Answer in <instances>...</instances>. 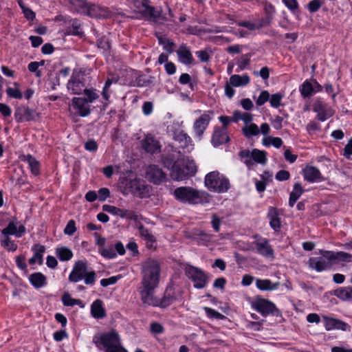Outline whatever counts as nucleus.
I'll return each mask as SVG.
<instances>
[{
	"instance_id": "nucleus-1",
	"label": "nucleus",
	"mask_w": 352,
	"mask_h": 352,
	"mask_svg": "<svg viewBox=\"0 0 352 352\" xmlns=\"http://www.w3.org/2000/svg\"><path fill=\"white\" fill-rule=\"evenodd\" d=\"M122 192L124 195L129 194L139 198H145L150 195L151 186L143 179L128 177L121 182Z\"/></svg>"
},
{
	"instance_id": "nucleus-2",
	"label": "nucleus",
	"mask_w": 352,
	"mask_h": 352,
	"mask_svg": "<svg viewBox=\"0 0 352 352\" xmlns=\"http://www.w3.org/2000/svg\"><path fill=\"white\" fill-rule=\"evenodd\" d=\"M93 342L99 349H102V346L105 352H127L121 344L118 333L113 330L99 337L94 336Z\"/></svg>"
},
{
	"instance_id": "nucleus-3",
	"label": "nucleus",
	"mask_w": 352,
	"mask_h": 352,
	"mask_svg": "<svg viewBox=\"0 0 352 352\" xmlns=\"http://www.w3.org/2000/svg\"><path fill=\"white\" fill-rule=\"evenodd\" d=\"M68 279L73 283L84 279L85 284L94 285L96 281V273L94 271L88 270L85 261H78L75 263Z\"/></svg>"
},
{
	"instance_id": "nucleus-4",
	"label": "nucleus",
	"mask_w": 352,
	"mask_h": 352,
	"mask_svg": "<svg viewBox=\"0 0 352 352\" xmlns=\"http://www.w3.org/2000/svg\"><path fill=\"white\" fill-rule=\"evenodd\" d=\"M160 268L158 263L152 259H148L142 265L143 287H157L159 283Z\"/></svg>"
},
{
	"instance_id": "nucleus-5",
	"label": "nucleus",
	"mask_w": 352,
	"mask_h": 352,
	"mask_svg": "<svg viewBox=\"0 0 352 352\" xmlns=\"http://www.w3.org/2000/svg\"><path fill=\"white\" fill-rule=\"evenodd\" d=\"M173 195L177 200L190 204H201L206 199V194L204 192L188 186L176 188Z\"/></svg>"
},
{
	"instance_id": "nucleus-6",
	"label": "nucleus",
	"mask_w": 352,
	"mask_h": 352,
	"mask_svg": "<svg viewBox=\"0 0 352 352\" xmlns=\"http://www.w3.org/2000/svg\"><path fill=\"white\" fill-rule=\"evenodd\" d=\"M206 186L217 192H226L230 188L229 180L217 171H212L205 177Z\"/></svg>"
},
{
	"instance_id": "nucleus-7",
	"label": "nucleus",
	"mask_w": 352,
	"mask_h": 352,
	"mask_svg": "<svg viewBox=\"0 0 352 352\" xmlns=\"http://www.w3.org/2000/svg\"><path fill=\"white\" fill-rule=\"evenodd\" d=\"M85 72L74 70L67 82V89L72 94H80L85 89Z\"/></svg>"
},
{
	"instance_id": "nucleus-8",
	"label": "nucleus",
	"mask_w": 352,
	"mask_h": 352,
	"mask_svg": "<svg viewBox=\"0 0 352 352\" xmlns=\"http://www.w3.org/2000/svg\"><path fill=\"white\" fill-rule=\"evenodd\" d=\"M187 276L192 281L193 286L197 289H202L208 282L207 275L199 268L188 266L186 268Z\"/></svg>"
},
{
	"instance_id": "nucleus-9",
	"label": "nucleus",
	"mask_w": 352,
	"mask_h": 352,
	"mask_svg": "<svg viewBox=\"0 0 352 352\" xmlns=\"http://www.w3.org/2000/svg\"><path fill=\"white\" fill-rule=\"evenodd\" d=\"M326 252H329L328 250H321V256L311 257L309 259V266L317 272H322L330 270L333 263L326 256Z\"/></svg>"
},
{
	"instance_id": "nucleus-10",
	"label": "nucleus",
	"mask_w": 352,
	"mask_h": 352,
	"mask_svg": "<svg viewBox=\"0 0 352 352\" xmlns=\"http://www.w3.org/2000/svg\"><path fill=\"white\" fill-rule=\"evenodd\" d=\"M252 307L263 316L270 314L277 316L279 313L278 309L272 302L264 298H258L255 300L252 304Z\"/></svg>"
},
{
	"instance_id": "nucleus-11",
	"label": "nucleus",
	"mask_w": 352,
	"mask_h": 352,
	"mask_svg": "<svg viewBox=\"0 0 352 352\" xmlns=\"http://www.w3.org/2000/svg\"><path fill=\"white\" fill-rule=\"evenodd\" d=\"M213 115V112L211 111H205L202 113L197 119L195 120L193 124V130L195 135L199 138L201 139L204 131L207 129Z\"/></svg>"
},
{
	"instance_id": "nucleus-12",
	"label": "nucleus",
	"mask_w": 352,
	"mask_h": 352,
	"mask_svg": "<svg viewBox=\"0 0 352 352\" xmlns=\"http://www.w3.org/2000/svg\"><path fill=\"white\" fill-rule=\"evenodd\" d=\"M149 3L150 0H138L135 2V6L139 9L144 16L156 21L160 17L161 12L151 6Z\"/></svg>"
},
{
	"instance_id": "nucleus-13",
	"label": "nucleus",
	"mask_w": 352,
	"mask_h": 352,
	"mask_svg": "<svg viewBox=\"0 0 352 352\" xmlns=\"http://www.w3.org/2000/svg\"><path fill=\"white\" fill-rule=\"evenodd\" d=\"M256 252L265 258H274V251L269 241L263 237H258L252 243Z\"/></svg>"
},
{
	"instance_id": "nucleus-14",
	"label": "nucleus",
	"mask_w": 352,
	"mask_h": 352,
	"mask_svg": "<svg viewBox=\"0 0 352 352\" xmlns=\"http://www.w3.org/2000/svg\"><path fill=\"white\" fill-rule=\"evenodd\" d=\"M146 175L147 179L155 184L164 182L166 179V174L156 165H151L146 168Z\"/></svg>"
},
{
	"instance_id": "nucleus-15",
	"label": "nucleus",
	"mask_w": 352,
	"mask_h": 352,
	"mask_svg": "<svg viewBox=\"0 0 352 352\" xmlns=\"http://www.w3.org/2000/svg\"><path fill=\"white\" fill-rule=\"evenodd\" d=\"M37 113L28 107L21 106L16 109L14 118L16 122H23L35 120Z\"/></svg>"
},
{
	"instance_id": "nucleus-16",
	"label": "nucleus",
	"mask_w": 352,
	"mask_h": 352,
	"mask_svg": "<svg viewBox=\"0 0 352 352\" xmlns=\"http://www.w3.org/2000/svg\"><path fill=\"white\" fill-rule=\"evenodd\" d=\"M142 146L147 153H160L161 150L159 141L151 134L146 135L142 141Z\"/></svg>"
},
{
	"instance_id": "nucleus-17",
	"label": "nucleus",
	"mask_w": 352,
	"mask_h": 352,
	"mask_svg": "<svg viewBox=\"0 0 352 352\" xmlns=\"http://www.w3.org/2000/svg\"><path fill=\"white\" fill-rule=\"evenodd\" d=\"M72 102L74 108L80 116L86 117L90 114V105L86 98L75 97Z\"/></svg>"
},
{
	"instance_id": "nucleus-18",
	"label": "nucleus",
	"mask_w": 352,
	"mask_h": 352,
	"mask_svg": "<svg viewBox=\"0 0 352 352\" xmlns=\"http://www.w3.org/2000/svg\"><path fill=\"white\" fill-rule=\"evenodd\" d=\"M155 287H143L140 291L141 300L143 303L149 306L157 307L158 299L153 294V290Z\"/></svg>"
},
{
	"instance_id": "nucleus-19",
	"label": "nucleus",
	"mask_w": 352,
	"mask_h": 352,
	"mask_svg": "<svg viewBox=\"0 0 352 352\" xmlns=\"http://www.w3.org/2000/svg\"><path fill=\"white\" fill-rule=\"evenodd\" d=\"M86 15L94 18L107 19L111 16V13L106 8H102L94 4H89Z\"/></svg>"
},
{
	"instance_id": "nucleus-20",
	"label": "nucleus",
	"mask_w": 352,
	"mask_h": 352,
	"mask_svg": "<svg viewBox=\"0 0 352 352\" xmlns=\"http://www.w3.org/2000/svg\"><path fill=\"white\" fill-rule=\"evenodd\" d=\"M313 110L317 113V118L322 122L331 117L333 114V111L321 102L317 101L314 103Z\"/></svg>"
},
{
	"instance_id": "nucleus-21",
	"label": "nucleus",
	"mask_w": 352,
	"mask_h": 352,
	"mask_svg": "<svg viewBox=\"0 0 352 352\" xmlns=\"http://www.w3.org/2000/svg\"><path fill=\"white\" fill-rule=\"evenodd\" d=\"M181 165H182V160H177L172 165L170 175L173 179L182 181L187 178V173H186L184 166L182 167Z\"/></svg>"
},
{
	"instance_id": "nucleus-22",
	"label": "nucleus",
	"mask_w": 352,
	"mask_h": 352,
	"mask_svg": "<svg viewBox=\"0 0 352 352\" xmlns=\"http://www.w3.org/2000/svg\"><path fill=\"white\" fill-rule=\"evenodd\" d=\"M229 140L230 138L226 129H221L219 127L214 128L211 140L214 146H218L227 143Z\"/></svg>"
},
{
	"instance_id": "nucleus-23",
	"label": "nucleus",
	"mask_w": 352,
	"mask_h": 352,
	"mask_svg": "<svg viewBox=\"0 0 352 352\" xmlns=\"http://www.w3.org/2000/svg\"><path fill=\"white\" fill-rule=\"evenodd\" d=\"M323 320L324 322V327L327 331H331L333 329L346 331L348 327V324L346 322L338 319L324 316Z\"/></svg>"
},
{
	"instance_id": "nucleus-24",
	"label": "nucleus",
	"mask_w": 352,
	"mask_h": 352,
	"mask_svg": "<svg viewBox=\"0 0 352 352\" xmlns=\"http://www.w3.org/2000/svg\"><path fill=\"white\" fill-rule=\"evenodd\" d=\"M32 251L34 252V255L29 259V263L30 265H34L38 263L42 265L43 263V254L45 251L44 245L41 244H34L32 247Z\"/></svg>"
},
{
	"instance_id": "nucleus-25",
	"label": "nucleus",
	"mask_w": 352,
	"mask_h": 352,
	"mask_svg": "<svg viewBox=\"0 0 352 352\" xmlns=\"http://www.w3.org/2000/svg\"><path fill=\"white\" fill-rule=\"evenodd\" d=\"M326 256L330 260H332L333 263L340 262H352V254L344 252L329 251V252H326Z\"/></svg>"
},
{
	"instance_id": "nucleus-26",
	"label": "nucleus",
	"mask_w": 352,
	"mask_h": 352,
	"mask_svg": "<svg viewBox=\"0 0 352 352\" xmlns=\"http://www.w3.org/2000/svg\"><path fill=\"white\" fill-rule=\"evenodd\" d=\"M302 173L304 179L309 182H318L322 177L320 170L314 166H306Z\"/></svg>"
},
{
	"instance_id": "nucleus-27",
	"label": "nucleus",
	"mask_w": 352,
	"mask_h": 352,
	"mask_svg": "<svg viewBox=\"0 0 352 352\" xmlns=\"http://www.w3.org/2000/svg\"><path fill=\"white\" fill-rule=\"evenodd\" d=\"M177 54L179 62L184 65H190L193 62V57L190 50L185 45H182L177 50Z\"/></svg>"
},
{
	"instance_id": "nucleus-28",
	"label": "nucleus",
	"mask_w": 352,
	"mask_h": 352,
	"mask_svg": "<svg viewBox=\"0 0 352 352\" xmlns=\"http://www.w3.org/2000/svg\"><path fill=\"white\" fill-rule=\"evenodd\" d=\"M25 232V228L21 225L17 228L14 222H10L6 228L2 230L1 233L3 235L8 236L9 234L15 235L17 237H21Z\"/></svg>"
},
{
	"instance_id": "nucleus-29",
	"label": "nucleus",
	"mask_w": 352,
	"mask_h": 352,
	"mask_svg": "<svg viewBox=\"0 0 352 352\" xmlns=\"http://www.w3.org/2000/svg\"><path fill=\"white\" fill-rule=\"evenodd\" d=\"M138 230L140 236L146 241V246L149 248L153 247L154 243L156 242V239L148 228L143 225L138 226Z\"/></svg>"
},
{
	"instance_id": "nucleus-30",
	"label": "nucleus",
	"mask_w": 352,
	"mask_h": 352,
	"mask_svg": "<svg viewBox=\"0 0 352 352\" xmlns=\"http://www.w3.org/2000/svg\"><path fill=\"white\" fill-rule=\"evenodd\" d=\"M267 217L270 219L271 228L275 231H278L280 228L281 223L277 209L270 207L268 210Z\"/></svg>"
},
{
	"instance_id": "nucleus-31",
	"label": "nucleus",
	"mask_w": 352,
	"mask_h": 352,
	"mask_svg": "<svg viewBox=\"0 0 352 352\" xmlns=\"http://www.w3.org/2000/svg\"><path fill=\"white\" fill-rule=\"evenodd\" d=\"M175 140L182 144L183 148H187L189 150L193 149V144L191 138L184 131L176 133Z\"/></svg>"
},
{
	"instance_id": "nucleus-32",
	"label": "nucleus",
	"mask_w": 352,
	"mask_h": 352,
	"mask_svg": "<svg viewBox=\"0 0 352 352\" xmlns=\"http://www.w3.org/2000/svg\"><path fill=\"white\" fill-rule=\"evenodd\" d=\"M333 294L344 301H352V287H340L333 292Z\"/></svg>"
},
{
	"instance_id": "nucleus-33",
	"label": "nucleus",
	"mask_w": 352,
	"mask_h": 352,
	"mask_svg": "<svg viewBox=\"0 0 352 352\" xmlns=\"http://www.w3.org/2000/svg\"><path fill=\"white\" fill-rule=\"evenodd\" d=\"M69 3L75 12L86 15L89 6L86 0H70Z\"/></svg>"
},
{
	"instance_id": "nucleus-34",
	"label": "nucleus",
	"mask_w": 352,
	"mask_h": 352,
	"mask_svg": "<svg viewBox=\"0 0 352 352\" xmlns=\"http://www.w3.org/2000/svg\"><path fill=\"white\" fill-rule=\"evenodd\" d=\"M279 283H272L269 279H256V286L262 291H271L278 288Z\"/></svg>"
},
{
	"instance_id": "nucleus-35",
	"label": "nucleus",
	"mask_w": 352,
	"mask_h": 352,
	"mask_svg": "<svg viewBox=\"0 0 352 352\" xmlns=\"http://www.w3.org/2000/svg\"><path fill=\"white\" fill-rule=\"evenodd\" d=\"M91 313L95 318H102L105 316V310L100 300H95L91 306Z\"/></svg>"
},
{
	"instance_id": "nucleus-36",
	"label": "nucleus",
	"mask_w": 352,
	"mask_h": 352,
	"mask_svg": "<svg viewBox=\"0 0 352 352\" xmlns=\"http://www.w3.org/2000/svg\"><path fill=\"white\" fill-rule=\"evenodd\" d=\"M304 192L301 184L296 182L294 184L293 190L289 195V205L290 207H293L296 201L300 198Z\"/></svg>"
},
{
	"instance_id": "nucleus-37",
	"label": "nucleus",
	"mask_w": 352,
	"mask_h": 352,
	"mask_svg": "<svg viewBox=\"0 0 352 352\" xmlns=\"http://www.w3.org/2000/svg\"><path fill=\"white\" fill-rule=\"evenodd\" d=\"M29 280L36 288H41L46 285V277L41 272L32 274L29 277Z\"/></svg>"
},
{
	"instance_id": "nucleus-38",
	"label": "nucleus",
	"mask_w": 352,
	"mask_h": 352,
	"mask_svg": "<svg viewBox=\"0 0 352 352\" xmlns=\"http://www.w3.org/2000/svg\"><path fill=\"white\" fill-rule=\"evenodd\" d=\"M250 79L248 74L242 76L234 74L230 78V82L234 87L245 86L250 83Z\"/></svg>"
},
{
	"instance_id": "nucleus-39",
	"label": "nucleus",
	"mask_w": 352,
	"mask_h": 352,
	"mask_svg": "<svg viewBox=\"0 0 352 352\" xmlns=\"http://www.w3.org/2000/svg\"><path fill=\"white\" fill-rule=\"evenodd\" d=\"M57 257L61 261H68L73 257V252L69 248L61 246L56 248Z\"/></svg>"
},
{
	"instance_id": "nucleus-40",
	"label": "nucleus",
	"mask_w": 352,
	"mask_h": 352,
	"mask_svg": "<svg viewBox=\"0 0 352 352\" xmlns=\"http://www.w3.org/2000/svg\"><path fill=\"white\" fill-rule=\"evenodd\" d=\"M300 92L301 96L304 98H309L314 93L318 92V89H316L314 87V85L309 82L308 80H305L300 87Z\"/></svg>"
},
{
	"instance_id": "nucleus-41",
	"label": "nucleus",
	"mask_w": 352,
	"mask_h": 352,
	"mask_svg": "<svg viewBox=\"0 0 352 352\" xmlns=\"http://www.w3.org/2000/svg\"><path fill=\"white\" fill-rule=\"evenodd\" d=\"M177 300V297L172 294L170 292L166 291L164 296L162 298L158 299L157 307L165 308Z\"/></svg>"
},
{
	"instance_id": "nucleus-42",
	"label": "nucleus",
	"mask_w": 352,
	"mask_h": 352,
	"mask_svg": "<svg viewBox=\"0 0 352 352\" xmlns=\"http://www.w3.org/2000/svg\"><path fill=\"white\" fill-rule=\"evenodd\" d=\"M25 157L32 173L34 175H38L40 173L39 162L31 155H28Z\"/></svg>"
},
{
	"instance_id": "nucleus-43",
	"label": "nucleus",
	"mask_w": 352,
	"mask_h": 352,
	"mask_svg": "<svg viewBox=\"0 0 352 352\" xmlns=\"http://www.w3.org/2000/svg\"><path fill=\"white\" fill-rule=\"evenodd\" d=\"M239 156L241 160L244 162L248 168H250L254 165V162L252 161V153L250 150L244 149L241 151L239 153Z\"/></svg>"
},
{
	"instance_id": "nucleus-44",
	"label": "nucleus",
	"mask_w": 352,
	"mask_h": 352,
	"mask_svg": "<svg viewBox=\"0 0 352 352\" xmlns=\"http://www.w3.org/2000/svg\"><path fill=\"white\" fill-rule=\"evenodd\" d=\"M182 165L184 166L187 177L188 176L194 175L197 172V166L195 162L189 158L182 159Z\"/></svg>"
},
{
	"instance_id": "nucleus-45",
	"label": "nucleus",
	"mask_w": 352,
	"mask_h": 352,
	"mask_svg": "<svg viewBox=\"0 0 352 352\" xmlns=\"http://www.w3.org/2000/svg\"><path fill=\"white\" fill-rule=\"evenodd\" d=\"M252 161L254 163H258L261 164H265L267 162L266 153L265 151H260L254 148L252 151Z\"/></svg>"
},
{
	"instance_id": "nucleus-46",
	"label": "nucleus",
	"mask_w": 352,
	"mask_h": 352,
	"mask_svg": "<svg viewBox=\"0 0 352 352\" xmlns=\"http://www.w3.org/2000/svg\"><path fill=\"white\" fill-rule=\"evenodd\" d=\"M244 135L247 138L256 136L259 134L260 131L258 126L254 123L245 125L242 129Z\"/></svg>"
},
{
	"instance_id": "nucleus-47",
	"label": "nucleus",
	"mask_w": 352,
	"mask_h": 352,
	"mask_svg": "<svg viewBox=\"0 0 352 352\" xmlns=\"http://www.w3.org/2000/svg\"><path fill=\"white\" fill-rule=\"evenodd\" d=\"M62 302L65 306H74V305H80L82 307V302L79 299L72 298L69 293H64L62 296Z\"/></svg>"
},
{
	"instance_id": "nucleus-48",
	"label": "nucleus",
	"mask_w": 352,
	"mask_h": 352,
	"mask_svg": "<svg viewBox=\"0 0 352 352\" xmlns=\"http://www.w3.org/2000/svg\"><path fill=\"white\" fill-rule=\"evenodd\" d=\"M1 243L8 251L14 252L17 249V245L8 236L3 235L1 238Z\"/></svg>"
},
{
	"instance_id": "nucleus-49",
	"label": "nucleus",
	"mask_w": 352,
	"mask_h": 352,
	"mask_svg": "<svg viewBox=\"0 0 352 352\" xmlns=\"http://www.w3.org/2000/svg\"><path fill=\"white\" fill-rule=\"evenodd\" d=\"M99 253L103 257L106 258H113L117 256V253L116 252L113 246L100 248L98 250Z\"/></svg>"
},
{
	"instance_id": "nucleus-50",
	"label": "nucleus",
	"mask_w": 352,
	"mask_h": 352,
	"mask_svg": "<svg viewBox=\"0 0 352 352\" xmlns=\"http://www.w3.org/2000/svg\"><path fill=\"white\" fill-rule=\"evenodd\" d=\"M250 54H246L243 56H241L236 62L237 66L239 67V71H243L245 69L250 63Z\"/></svg>"
},
{
	"instance_id": "nucleus-51",
	"label": "nucleus",
	"mask_w": 352,
	"mask_h": 352,
	"mask_svg": "<svg viewBox=\"0 0 352 352\" xmlns=\"http://www.w3.org/2000/svg\"><path fill=\"white\" fill-rule=\"evenodd\" d=\"M263 143L265 146L272 145L275 148H280L283 145V140L280 138L268 137L263 140Z\"/></svg>"
},
{
	"instance_id": "nucleus-52",
	"label": "nucleus",
	"mask_w": 352,
	"mask_h": 352,
	"mask_svg": "<svg viewBox=\"0 0 352 352\" xmlns=\"http://www.w3.org/2000/svg\"><path fill=\"white\" fill-rule=\"evenodd\" d=\"M284 97V95L281 93H276L270 96V105L274 108H278L281 104V101Z\"/></svg>"
},
{
	"instance_id": "nucleus-53",
	"label": "nucleus",
	"mask_w": 352,
	"mask_h": 352,
	"mask_svg": "<svg viewBox=\"0 0 352 352\" xmlns=\"http://www.w3.org/2000/svg\"><path fill=\"white\" fill-rule=\"evenodd\" d=\"M19 6L21 8L25 18L28 20H33L35 18V13L30 8H27L23 0H16Z\"/></svg>"
},
{
	"instance_id": "nucleus-54",
	"label": "nucleus",
	"mask_w": 352,
	"mask_h": 352,
	"mask_svg": "<svg viewBox=\"0 0 352 352\" xmlns=\"http://www.w3.org/2000/svg\"><path fill=\"white\" fill-rule=\"evenodd\" d=\"M118 216L121 218L136 221L138 219V214L133 210L120 209Z\"/></svg>"
},
{
	"instance_id": "nucleus-55",
	"label": "nucleus",
	"mask_w": 352,
	"mask_h": 352,
	"mask_svg": "<svg viewBox=\"0 0 352 352\" xmlns=\"http://www.w3.org/2000/svg\"><path fill=\"white\" fill-rule=\"evenodd\" d=\"M160 44L163 45V48L167 52L168 54H172L173 52V47L175 44L169 39H162L159 38Z\"/></svg>"
},
{
	"instance_id": "nucleus-56",
	"label": "nucleus",
	"mask_w": 352,
	"mask_h": 352,
	"mask_svg": "<svg viewBox=\"0 0 352 352\" xmlns=\"http://www.w3.org/2000/svg\"><path fill=\"white\" fill-rule=\"evenodd\" d=\"M7 95L13 98L21 99L23 94L18 87H8L6 89Z\"/></svg>"
},
{
	"instance_id": "nucleus-57",
	"label": "nucleus",
	"mask_w": 352,
	"mask_h": 352,
	"mask_svg": "<svg viewBox=\"0 0 352 352\" xmlns=\"http://www.w3.org/2000/svg\"><path fill=\"white\" fill-rule=\"evenodd\" d=\"M270 94L267 91H263L258 97L256 104L258 106L263 105L267 101L270 100Z\"/></svg>"
},
{
	"instance_id": "nucleus-58",
	"label": "nucleus",
	"mask_w": 352,
	"mask_h": 352,
	"mask_svg": "<svg viewBox=\"0 0 352 352\" xmlns=\"http://www.w3.org/2000/svg\"><path fill=\"white\" fill-rule=\"evenodd\" d=\"M238 25L241 27H245L248 30H250V31L261 29V25H257L256 23H253V22L248 21L239 22L238 23Z\"/></svg>"
},
{
	"instance_id": "nucleus-59",
	"label": "nucleus",
	"mask_w": 352,
	"mask_h": 352,
	"mask_svg": "<svg viewBox=\"0 0 352 352\" xmlns=\"http://www.w3.org/2000/svg\"><path fill=\"white\" fill-rule=\"evenodd\" d=\"M69 33L73 35H80L82 31L80 29V25L77 20L72 21V26L69 28Z\"/></svg>"
},
{
	"instance_id": "nucleus-60",
	"label": "nucleus",
	"mask_w": 352,
	"mask_h": 352,
	"mask_svg": "<svg viewBox=\"0 0 352 352\" xmlns=\"http://www.w3.org/2000/svg\"><path fill=\"white\" fill-rule=\"evenodd\" d=\"M204 310L208 316L210 318H214L217 319H223L225 316L221 313L215 311L214 309L210 307H204Z\"/></svg>"
},
{
	"instance_id": "nucleus-61",
	"label": "nucleus",
	"mask_w": 352,
	"mask_h": 352,
	"mask_svg": "<svg viewBox=\"0 0 352 352\" xmlns=\"http://www.w3.org/2000/svg\"><path fill=\"white\" fill-rule=\"evenodd\" d=\"M76 230V223L74 220H69L65 228L64 233L67 235H73Z\"/></svg>"
},
{
	"instance_id": "nucleus-62",
	"label": "nucleus",
	"mask_w": 352,
	"mask_h": 352,
	"mask_svg": "<svg viewBox=\"0 0 352 352\" xmlns=\"http://www.w3.org/2000/svg\"><path fill=\"white\" fill-rule=\"evenodd\" d=\"M83 93L87 96L86 99L89 103L94 102L98 98V95L96 93L94 89H86L83 91Z\"/></svg>"
},
{
	"instance_id": "nucleus-63",
	"label": "nucleus",
	"mask_w": 352,
	"mask_h": 352,
	"mask_svg": "<svg viewBox=\"0 0 352 352\" xmlns=\"http://www.w3.org/2000/svg\"><path fill=\"white\" fill-rule=\"evenodd\" d=\"M283 118L280 116H276L271 119L272 126L277 130L282 129Z\"/></svg>"
},
{
	"instance_id": "nucleus-64",
	"label": "nucleus",
	"mask_w": 352,
	"mask_h": 352,
	"mask_svg": "<svg viewBox=\"0 0 352 352\" xmlns=\"http://www.w3.org/2000/svg\"><path fill=\"white\" fill-rule=\"evenodd\" d=\"M352 155V138L349 140L346 145L344 148L343 155L349 159L351 155Z\"/></svg>"
}]
</instances>
